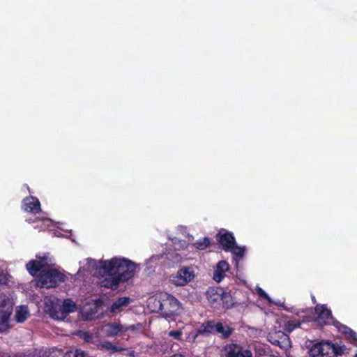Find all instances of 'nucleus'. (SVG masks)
Segmentation results:
<instances>
[{
  "instance_id": "obj_1",
  "label": "nucleus",
  "mask_w": 357,
  "mask_h": 357,
  "mask_svg": "<svg viewBox=\"0 0 357 357\" xmlns=\"http://www.w3.org/2000/svg\"><path fill=\"white\" fill-rule=\"evenodd\" d=\"M148 306L155 312L167 318H173L179 315L182 311V304L173 295L167 292H161L156 297H151L148 300Z\"/></svg>"
},
{
  "instance_id": "obj_2",
  "label": "nucleus",
  "mask_w": 357,
  "mask_h": 357,
  "mask_svg": "<svg viewBox=\"0 0 357 357\" xmlns=\"http://www.w3.org/2000/svg\"><path fill=\"white\" fill-rule=\"evenodd\" d=\"M112 273L117 275L121 282H127L132 278L136 271V264L125 258L113 257L110 260L100 262V271Z\"/></svg>"
},
{
  "instance_id": "obj_3",
  "label": "nucleus",
  "mask_w": 357,
  "mask_h": 357,
  "mask_svg": "<svg viewBox=\"0 0 357 357\" xmlns=\"http://www.w3.org/2000/svg\"><path fill=\"white\" fill-rule=\"evenodd\" d=\"M345 346L331 342H319L314 344L309 351L310 357H337L344 354Z\"/></svg>"
},
{
  "instance_id": "obj_4",
  "label": "nucleus",
  "mask_w": 357,
  "mask_h": 357,
  "mask_svg": "<svg viewBox=\"0 0 357 357\" xmlns=\"http://www.w3.org/2000/svg\"><path fill=\"white\" fill-rule=\"evenodd\" d=\"M66 280L65 275L56 268L42 270L38 275V282L41 287H54Z\"/></svg>"
},
{
  "instance_id": "obj_5",
  "label": "nucleus",
  "mask_w": 357,
  "mask_h": 357,
  "mask_svg": "<svg viewBox=\"0 0 357 357\" xmlns=\"http://www.w3.org/2000/svg\"><path fill=\"white\" fill-rule=\"evenodd\" d=\"M314 312L317 315L314 321L319 326L330 325L334 320L331 310L327 307L326 304L316 305Z\"/></svg>"
},
{
  "instance_id": "obj_6",
  "label": "nucleus",
  "mask_w": 357,
  "mask_h": 357,
  "mask_svg": "<svg viewBox=\"0 0 357 357\" xmlns=\"http://www.w3.org/2000/svg\"><path fill=\"white\" fill-rule=\"evenodd\" d=\"M77 305L71 299H65L61 305L54 307L51 316L55 319H63L67 315L76 310Z\"/></svg>"
},
{
  "instance_id": "obj_7",
  "label": "nucleus",
  "mask_w": 357,
  "mask_h": 357,
  "mask_svg": "<svg viewBox=\"0 0 357 357\" xmlns=\"http://www.w3.org/2000/svg\"><path fill=\"white\" fill-rule=\"evenodd\" d=\"M225 357H252L250 349L236 343L227 344L225 347Z\"/></svg>"
},
{
  "instance_id": "obj_8",
  "label": "nucleus",
  "mask_w": 357,
  "mask_h": 357,
  "mask_svg": "<svg viewBox=\"0 0 357 357\" xmlns=\"http://www.w3.org/2000/svg\"><path fill=\"white\" fill-rule=\"evenodd\" d=\"M195 278L193 271L190 267H184L179 269L175 275L172 277V282L176 286H184L192 281Z\"/></svg>"
},
{
  "instance_id": "obj_9",
  "label": "nucleus",
  "mask_w": 357,
  "mask_h": 357,
  "mask_svg": "<svg viewBox=\"0 0 357 357\" xmlns=\"http://www.w3.org/2000/svg\"><path fill=\"white\" fill-rule=\"evenodd\" d=\"M268 340L273 345L278 346L284 349H287L291 346L289 335L285 332H282L280 331L269 333Z\"/></svg>"
},
{
  "instance_id": "obj_10",
  "label": "nucleus",
  "mask_w": 357,
  "mask_h": 357,
  "mask_svg": "<svg viewBox=\"0 0 357 357\" xmlns=\"http://www.w3.org/2000/svg\"><path fill=\"white\" fill-rule=\"evenodd\" d=\"M216 240L222 245V250L225 252L232 250L234 245L236 243L234 234L225 229H220L216 234Z\"/></svg>"
},
{
  "instance_id": "obj_11",
  "label": "nucleus",
  "mask_w": 357,
  "mask_h": 357,
  "mask_svg": "<svg viewBox=\"0 0 357 357\" xmlns=\"http://www.w3.org/2000/svg\"><path fill=\"white\" fill-rule=\"evenodd\" d=\"M36 257L39 260L32 259L26 264V270L32 276H38L42 270H45V268L49 266L47 258L45 256L40 257L36 255Z\"/></svg>"
},
{
  "instance_id": "obj_12",
  "label": "nucleus",
  "mask_w": 357,
  "mask_h": 357,
  "mask_svg": "<svg viewBox=\"0 0 357 357\" xmlns=\"http://www.w3.org/2000/svg\"><path fill=\"white\" fill-rule=\"evenodd\" d=\"M222 294L221 287H211L207 289L206 296L211 307L216 308L221 304Z\"/></svg>"
},
{
  "instance_id": "obj_13",
  "label": "nucleus",
  "mask_w": 357,
  "mask_h": 357,
  "mask_svg": "<svg viewBox=\"0 0 357 357\" xmlns=\"http://www.w3.org/2000/svg\"><path fill=\"white\" fill-rule=\"evenodd\" d=\"M98 272L100 275L105 277L104 280L101 282L102 287L116 289L119 287V283L122 282L117 275L112 273H104L103 271H100V267Z\"/></svg>"
},
{
  "instance_id": "obj_14",
  "label": "nucleus",
  "mask_w": 357,
  "mask_h": 357,
  "mask_svg": "<svg viewBox=\"0 0 357 357\" xmlns=\"http://www.w3.org/2000/svg\"><path fill=\"white\" fill-rule=\"evenodd\" d=\"M102 330L107 337H114L118 335L123 336V325L120 322H109L105 324Z\"/></svg>"
},
{
  "instance_id": "obj_15",
  "label": "nucleus",
  "mask_w": 357,
  "mask_h": 357,
  "mask_svg": "<svg viewBox=\"0 0 357 357\" xmlns=\"http://www.w3.org/2000/svg\"><path fill=\"white\" fill-rule=\"evenodd\" d=\"M22 207L24 211L32 213H37L41 211L40 201L33 196L25 197L22 201Z\"/></svg>"
},
{
  "instance_id": "obj_16",
  "label": "nucleus",
  "mask_w": 357,
  "mask_h": 357,
  "mask_svg": "<svg viewBox=\"0 0 357 357\" xmlns=\"http://www.w3.org/2000/svg\"><path fill=\"white\" fill-rule=\"evenodd\" d=\"M229 265L225 261H220L217 265L215 270L214 271L213 279L217 282H220L225 276V273L229 271Z\"/></svg>"
},
{
  "instance_id": "obj_17",
  "label": "nucleus",
  "mask_w": 357,
  "mask_h": 357,
  "mask_svg": "<svg viewBox=\"0 0 357 357\" xmlns=\"http://www.w3.org/2000/svg\"><path fill=\"white\" fill-rule=\"evenodd\" d=\"M217 322L215 320H208L202 324L197 331L196 336L198 335H208L215 333Z\"/></svg>"
},
{
  "instance_id": "obj_18",
  "label": "nucleus",
  "mask_w": 357,
  "mask_h": 357,
  "mask_svg": "<svg viewBox=\"0 0 357 357\" xmlns=\"http://www.w3.org/2000/svg\"><path fill=\"white\" fill-rule=\"evenodd\" d=\"M13 312V306H8L4 310H0V333L7 331L8 328V321Z\"/></svg>"
},
{
  "instance_id": "obj_19",
  "label": "nucleus",
  "mask_w": 357,
  "mask_h": 357,
  "mask_svg": "<svg viewBox=\"0 0 357 357\" xmlns=\"http://www.w3.org/2000/svg\"><path fill=\"white\" fill-rule=\"evenodd\" d=\"M234 328L221 321H217L215 333L220 334L221 338L228 339L234 333Z\"/></svg>"
},
{
  "instance_id": "obj_20",
  "label": "nucleus",
  "mask_w": 357,
  "mask_h": 357,
  "mask_svg": "<svg viewBox=\"0 0 357 357\" xmlns=\"http://www.w3.org/2000/svg\"><path fill=\"white\" fill-rule=\"evenodd\" d=\"M130 302L131 299L129 297H120L112 304L110 312L112 313L121 312L123 308L127 307Z\"/></svg>"
},
{
  "instance_id": "obj_21",
  "label": "nucleus",
  "mask_w": 357,
  "mask_h": 357,
  "mask_svg": "<svg viewBox=\"0 0 357 357\" xmlns=\"http://www.w3.org/2000/svg\"><path fill=\"white\" fill-rule=\"evenodd\" d=\"M229 252H231L233 255V261L234 263V266L236 268L238 267L239 260L243 259L245 252V247L238 246L236 243L234 245L232 250H229Z\"/></svg>"
},
{
  "instance_id": "obj_22",
  "label": "nucleus",
  "mask_w": 357,
  "mask_h": 357,
  "mask_svg": "<svg viewBox=\"0 0 357 357\" xmlns=\"http://www.w3.org/2000/svg\"><path fill=\"white\" fill-rule=\"evenodd\" d=\"M221 303L222 307L225 309H229L234 305V298L230 293L226 292L222 289V294L221 295Z\"/></svg>"
},
{
  "instance_id": "obj_23",
  "label": "nucleus",
  "mask_w": 357,
  "mask_h": 357,
  "mask_svg": "<svg viewBox=\"0 0 357 357\" xmlns=\"http://www.w3.org/2000/svg\"><path fill=\"white\" fill-rule=\"evenodd\" d=\"M29 312L26 306H20L16 311L15 321L23 323L29 317Z\"/></svg>"
},
{
  "instance_id": "obj_24",
  "label": "nucleus",
  "mask_w": 357,
  "mask_h": 357,
  "mask_svg": "<svg viewBox=\"0 0 357 357\" xmlns=\"http://www.w3.org/2000/svg\"><path fill=\"white\" fill-rule=\"evenodd\" d=\"M98 347L100 349H104L105 350L109 351L111 352V354H114L116 352H121L124 350L121 347H119L116 345H114L111 342H109V341L101 342L98 344Z\"/></svg>"
},
{
  "instance_id": "obj_25",
  "label": "nucleus",
  "mask_w": 357,
  "mask_h": 357,
  "mask_svg": "<svg viewBox=\"0 0 357 357\" xmlns=\"http://www.w3.org/2000/svg\"><path fill=\"white\" fill-rule=\"evenodd\" d=\"M301 322L296 320H289L284 323L283 328L286 333H291L294 329L299 328Z\"/></svg>"
},
{
  "instance_id": "obj_26",
  "label": "nucleus",
  "mask_w": 357,
  "mask_h": 357,
  "mask_svg": "<svg viewBox=\"0 0 357 357\" xmlns=\"http://www.w3.org/2000/svg\"><path fill=\"white\" fill-rule=\"evenodd\" d=\"M143 325L141 323H137L129 326H123V337H127L128 338L130 335L127 334L128 331L135 333L142 329Z\"/></svg>"
},
{
  "instance_id": "obj_27",
  "label": "nucleus",
  "mask_w": 357,
  "mask_h": 357,
  "mask_svg": "<svg viewBox=\"0 0 357 357\" xmlns=\"http://www.w3.org/2000/svg\"><path fill=\"white\" fill-rule=\"evenodd\" d=\"M211 243L210 238L208 237H204L202 239L197 240L195 243V246L197 249L202 250L206 249Z\"/></svg>"
},
{
  "instance_id": "obj_28",
  "label": "nucleus",
  "mask_w": 357,
  "mask_h": 357,
  "mask_svg": "<svg viewBox=\"0 0 357 357\" xmlns=\"http://www.w3.org/2000/svg\"><path fill=\"white\" fill-rule=\"evenodd\" d=\"M12 305L10 298L6 294H0V310Z\"/></svg>"
},
{
  "instance_id": "obj_29",
  "label": "nucleus",
  "mask_w": 357,
  "mask_h": 357,
  "mask_svg": "<svg viewBox=\"0 0 357 357\" xmlns=\"http://www.w3.org/2000/svg\"><path fill=\"white\" fill-rule=\"evenodd\" d=\"M182 331H180V330H176V331H170L169 333H168V335L169 337H174L175 340H179L181 339V337H182Z\"/></svg>"
},
{
  "instance_id": "obj_30",
  "label": "nucleus",
  "mask_w": 357,
  "mask_h": 357,
  "mask_svg": "<svg viewBox=\"0 0 357 357\" xmlns=\"http://www.w3.org/2000/svg\"><path fill=\"white\" fill-rule=\"evenodd\" d=\"M257 293L259 297L270 301L269 296L261 288L259 287L257 289Z\"/></svg>"
},
{
  "instance_id": "obj_31",
  "label": "nucleus",
  "mask_w": 357,
  "mask_h": 357,
  "mask_svg": "<svg viewBox=\"0 0 357 357\" xmlns=\"http://www.w3.org/2000/svg\"><path fill=\"white\" fill-rule=\"evenodd\" d=\"M74 354L75 357H86L88 354L87 352L80 349H75L74 350Z\"/></svg>"
},
{
  "instance_id": "obj_32",
  "label": "nucleus",
  "mask_w": 357,
  "mask_h": 357,
  "mask_svg": "<svg viewBox=\"0 0 357 357\" xmlns=\"http://www.w3.org/2000/svg\"><path fill=\"white\" fill-rule=\"evenodd\" d=\"M8 282V275L0 271V285L7 284Z\"/></svg>"
},
{
  "instance_id": "obj_33",
  "label": "nucleus",
  "mask_w": 357,
  "mask_h": 357,
  "mask_svg": "<svg viewBox=\"0 0 357 357\" xmlns=\"http://www.w3.org/2000/svg\"><path fill=\"white\" fill-rule=\"evenodd\" d=\"M81 337L83 338L86 342H91L92 340L93 336L89 332H83L81 335Z\"/></svg>"
},
{
  "instance_id": "obj_34",
  "label": "nucleus",
  "mask_w": 357,
  "mask_h": 357,
  "mask_svg": "<svg viewBox=\"0 0 357 357\" xmlns=\"http://www.w3.org/2000/svg\"><path fill=\"white\" fill-rule=\"evenodd\" d=\"M347 337L352 340L354 342H357V333L353 330L349 333Z\"/></svg>"
},
{
  "instance_id": "obj_35",
  "label": "nucleus",
  "mask_w": 357,
  "mask_h": 357,
  "mask_svg": "<svg viewBox=\"0 0 357 357\" xmlns=\"http://www.w3.org/2000/svg\"><path fill=\"white\" fill-rule=\"evenodd\" d=\"M340 330L342 332L343 334H344L347 336L348 335L349 333H350V331H352L351 328L344 325H342Z\"/></svg>"
},
{
  "instance_id": "obj_36",
  "label": "nucleus",
  "mask_w": 357,
  "mask_h": 357,
  "mask_svg": "<svg viewBox=\"0 0 357 357\" xmlns=\"http://www.w3.org/2000/svg\"><path fill=\"white\" fill-rule=\"evenodd\" d=\"M38 220H42L43 222H45V221H47V220H48V219H47V218L39 219V218H36V219H34V220L29 219V220H27L26 221H27L29 223H32V222H36V221H38Z\"/></svg>"
},
{
  "instance_id": "obj_37",
  "label": "nucleus",
  "mask_w": 357,
  "mask_h": 357,
  "mask_svg": "<svg viewBox=\"0 0 357 357\" xmlns=\"http://www.w3.org/2000/svg\"><path fill=\"white\" fill-rule=\"evenodd\" d=\"M74 354V350H70L66 352L63 357H75Z\"/></svg>"
},
{
  "instance_id": "obj_38",
  "label": "nucleus",
  "mask_w": 357,
  "mask_h": 357,
  "mask_svg": "<svg viewBox=\"0 0 357 357\" xmlns=\"http://www.w3.org/2000/svg\"><path fill=\"white\" fill-rule=\"evenodd\" d=\"M312 301H313L314 303H316V299H315L314 297L312 298Z\"/></svg>"
},
{
  "instance_id": "obj_39",
  "label": "nucleus",
  "mask_w": 357,
  "mask_h": 357,
  "mask_svg": "<svg viewBox=\"0 0 357 357\" xmlns=\"http://www.w3.org/2000/svg\"><path fill=\"white\" fill-rule=\"evenodd\" d=\"M354 357H357V353L355 354Z\"/></svg>"
}]
</instances>
